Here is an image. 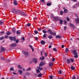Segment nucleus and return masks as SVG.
Masks as SVG:
<instances>
[{
	"mask_svg": "<svg viewBox=\"0 0 79 79\" xmlns=\"http://www.w3.org/2000/svg\"><path fill=\"white\" fill-rule=\"evenodd\" d=\"M10 71H14L15 70H14V69L12 68H10Z\"/></svg>",
	"mask_w": 79,
	"mask_h": 79,
	"instance_id": "4c0bfd02",
	"label": "nucleus"
},
{
	"mask_svg": "<svg viewBox=\"0 0 79 79\" xmlns=\"http://www.w3.org/2000/svg\"><path fill=\"white\" fill-rule=\"evenodd\" d=\"M27 26L28 27H29L30 26H31V24L29 23L27 24Z\"/></svg>",
	"mask_w": 79,
	"mask_h": 79,
	"instance_id": "3c124183",
	"label": "nucleus"
},
{
	"mask_svg": "<svg viewBox=\"0 0 79 79\" xmlns=\"http://www.w3.org/2000/svg\"><path fill=\"white\" fill-rule=\"evenodd\" d=\"M70 60H69V59H68L67 60V63L68 64H69V63H70Z\"/></svg>",
	"mask_w": 79,
	"mask_h": 79,
	"instance_id": "412c9836",
	"label": "nucleus"
},
{
	"mask_svg": "<svg viewBox=\"0 0 79 79\" xmlns=\"http://www.w3.org/2000/svg\"><path fill=\"white\" fill-rule=\"evenodd\" d=\"M30 73H27L26 74V75H27V76H29V75H30Z\"/></svg>",
	"mask_w": 79,
	"mask_h": 79,
	"instance_id": "de8ad7c7",
	"label": "nucleus"
},
{
	"mask_svg": "<svg viewBox=\"0 0 79 79\" xmlns=\"http://www.w3.org/2000/svg\"><path fill=\"white\" fill-rule=\"evenodd\" d=\"M50 78L51 79H53V77L52 76H51L50 77Z\"/></svg>",
	"mask_w": 79,
	"mask_h": 79,
	"instance_id": "5fc2aeb1",
	"label": "nucleus"
},
{
	"mask_svg": "<svg viewBox=\"0 0 79 79\" xmlns=\"http://www.w3.org/2000/svg\"><path fill=\"white\" fill-rule=\"evenodd\" d=\"M65 52L66 53H68L69 52V50L68 49V48H66L65 49Z\"/></svg>",
	"mask_w": 79,
	"mask_h": 79,
	"instance_id": "f3484780",
	"label": "nucleus"
},
{
	"mask_svg": "<svg viewBox=\"0 0 79 79\" xmlns=\"http://www.w3.org/2000/svg\"><path fill=\"white\" fill-rule=\"evenodd\" d=\"M56 38H61V36H60V35H56Z\"/></svg>",
	"mask_w": 79,
	"mask_h": 79,
	"instance_id": "c85d7f7f",
	"label": "nucleus"
},
{
	"mask_svg": "<svg viewBox=\"0 0 79 79\" xmlns=\"http://www.w3.org/2000/svg\"><path fill=\"white\" fill-rule=\"evenodd\" d=\"M70 26L71 27H74V25H73V24L72 23H70Z\"/></svg>",
	"mask_w": 79,
	"mask_h": 79,
	"instance_id": "473e14b6",
	"label": "nucleus"
},
{
	"mask_svg": "<svg viewBox=\"0 0 79 79\" xmlns=\"http://www.w3.org/2000/svg\"><path fill=\"white\" fill-rule=\"evenodd\" d=\"M42 57H40V60H44L45 57H44V56H42Z\"/></svg>",
	"mask_w": 79,
	"mask_h": 79,
	"instance_id": "f704fd0d",
	"label": "nucleus"
},
{
	"mask_svg": "<svg viewBox=\"0 0 79 79\" xmlns=\"http://www.w3.org/2000/svg\"><path fill=\"white\" fill-rule=\"evenodd\" d=\"M5 60L6 61L7 63H9L10 61V60H7L6 59H5Z\"/></svg>",
	"mask_w": 79,
	"mask_h": 79,
	"instance_id": "a878e982",
	"label": "nucleus"
},
{
	"mask_svg": "<svg viewBox=\"0 0 79 79\" xmlns=\"http://www.w3.org/2000/svg\"><path fill=\"white\" fill-rule=\"evenodd\" d=\"M53 50L54 51H55V52H56V51H57V50H56V49L55 48H53Z\"/></svg>",
	"mask_w": 79,
	"mask_h": 79,
	"instance_id": "a18cd8bd",
	"label": "nucleus"
},
{
	"mask_svg": "<svg viewBox=\"0 0 79 79\" xmlns=\"http://www.w3.org/2000/svg\"><path fill=\"white\" fill-rule=\"evenodd\" d=\"M20 15H22L23 16H26V14H25V13L24 12H22V11H20Z\"/></svg>",
	"mask_w": 79,
	"mask_h": 79,
	"instance_id": "1a4fd4ad",
	"label": "nucleus"
},
{
	"mask_svg": "<svg viewBox=\"0 0 79 79\" xmlns=\"http://www.w3.org/2000/svg\"><path fill=\"white\" fill-rule=\"evenodd\" d=\"M2 24H3V22L2 21H0V25H2Z\"/></svg>",
	"mask_w": 79,
	"mask_h": 79,
	"instance_id": "ea45409f",
	"label": "nucleus"
},
{
	"mask_svg": "<svg viewBox=\"0 0 79 79\" xmlns=\"http://www.w3.org/2000/svg\"><path fill=\"white\" fill-rule=\"evenodd\" d=\"M70 60L72 61V62H73L74 61V60L73 59H70Z\"/></svg>",
	"mask_w": 79,
	"mask_h": 79,
	"instance_id": "603ef678",
	"label": "nucleus"
},
{
	"mask_svg": "<svg viewBox=\"0 0 79 79\" xmlns=\"http://www.w3.org/2000/svg\"><path fill=\"white\" fill-rule=\"evenodd\" d=\"M43 33H44V34H46V33H47V31L45 30H43Z\"/></svg>",
	"mask_w": 79,
	"mask_h": 79,
	"instance_id": "72a5a7b5",
	"label": "nucleus"
},
{
	"mask_svg": "<svg viewBox=\"0 0 79 79\" xmlns=\"http://www.w3.org/2000/svg\"><path fill=\"white\" fill-rule=\"evenodd\" d=\"M38 77H42V73H40L38 75Z\"/></svg>",
	"mask_w": 79,
	"mask_h": 79,
	"instance_id": "7c9ffc66",
	"label": "nucleus"
},
{
	"mask_svg": "<svg viewBox=\"0 0 79 79\" xmlns=\"http://www.w3.org/2000/svg\"><path fill=\"white\" fill-rule=\"evenodd\" d=\"M9 38L10 40H13L14 42H16V37H15V36H14V37L9 36Z\"/></svg>",
	"mask_w": 79,
	"mask_h": 79,
	"instance_id": "f03ea898",
	"label": "nucleus"
},
{
	"mask_svg": "<svg viewBox=\"0 0 79 79\" xmlns=\"http://www.w3.org/2000/svg\"><path fill=\"white\" fill-rule=\"evenodd\" d=\"M3 39H4V37L3 36H2L0 38V40H3Z\"/></svg>",
	"mask_w": 79,
	"mask_h": 79,
	"instance_id": "cd10ccee",
	"label": "nucleus"
},
{
	"mask_svg": "<svg viewBox=\"0 0 79 79\" xmlns=\"http://www.w3.org/2000/svg\"><path fill=\"white\" fill-rule=\"evenodd\" d=\"M33 61H34L35 63H37V60L35 58H33Z\"/></svg>",
	"mask_w": 79,
	"mask_h": 79,
	"instance_id": "9d476101",
	"label": "nucleus"
},
{
	"mask_svg": "<svg viewBox=\"0 0 79 79\" xmlns=\"http://www.w3.org/2000/svg\"><path fill=\"white\" fill-rule=\"evenodd\" d=\"M1 60H5L3 57H1Z\"/></svg>",
	"mask_w": 79,
	"mask_h": 79,
	"instance_id": "8fccbe9b",
	"label": "nucleus"
},
{
	"mask_svg": "<svg viewBox=\"0 0 79 79\" xmlns=\"http://www.w3.org/2000/svg\"><path fill=\"white\" fill-rule=\"evenodd\" d=\"M41 44L42 45H44V44H45V41H42L41 42Z\"/></svg>",
	"mask_w": 79,
	"mask_h": 79,
	"instance_id": "6ab92c4d",
	"label": "nucleus"
},
{
	"mask_svg": "<svg viewBox=\"0 0 79 79\" xmlns=\"http://www.w3.org/2000/svg\"><path fill=\"white\" fill-rule=\"evenodd\" d=\"M18 68L20 69V65H18Z\"/></svg>",
	"mask_w": 79,
	"mask_h": 79,
	"instance_id": "774afa93",
	"label": "nucleus"
},
{
	"mask_svg": "<svg viewBox=\"0 0 79 79\" xmlns=\"http://www.w3.org/2000/svg\"><path fill=\"white\" fill-rule=\"evenodd\" d=\"M45 64V63L42 61H41L40 64L39 65V66H42L43 65H44Z\"/></svg>",
	"mask_w": 79,
	"mask_h": 79,
	"instance_id": "6e6552de",
	"label": "nucleus"
},
{
	"mask_svg": "<svg viewBox=\"0 0 79 79\" xmlns=\"http://www.w3.org/2000/svg\"><path fill=\"white\" fill-rule=\"evenodd\" d=\"M60 14L62 15H63V11H60Z\"/></svg>",
	"mask_w": 79,
	"mask_h": 79,
	"instance_id": "680f3d73",
	"label": "nucleus"
},
{
	"mask_svg": "<svg viewBox=\"0 0 79 79\" xmlns=\"http://www.w3.org/2000/svg\"><path fill=\"white\" fill-rule=\"evenodd\" d=\"M37 68H38V69H39V70H42V69H43V68H40L39 67H37Z\"/></svg>",
	"mask_w": 79,
	"mask_h": 79,
	"instance_id": "5701e85b",
	"label": "nucleus"
},
{
	"mask_svg": "<svg viewBox=\"0 0 79 79\" xmlns=\"http://www.w3.org/2000/svg\"><path fill=\"white\" fill-rule=\"evenodd\" d=\"M48 32H49L50 33V34H51V35H56V33H53L52 31H51V30H48Z\"/></svg>",
	"mask_w": 79,
	"mask_h": 79,
	"instance_id": "7ed1b4c3",
	"label": "nucleus"
},
{
	"mask_svg": "<svg viewBox=\"0 0 79 79\" xmlns=\"http://www.w3.org/2000/svg\"><path fill=\"white\" fill-rule=\"evenodd\" d=\"M1 50L2 52H5V48H3V47H2L1 48Z\"/></svg>",
	"mask_w": 79,
	"mask_h": 79,
	"instance_id": "0eeeda50",
	"label": "nucleus"
},
{
	"mask_svg": "<svg viewBox=\"0 0 79 79\" xmlns=\"http://www.w3.org/2000/svg\"><path fill=\"white\" fill-rule=\"evenodd\" d=\"M58 73L59 74H61V70H60L59 71Z\"/></svg>",
	"mask_w": 79,
	"mask_h": 79,
	"instance_id": "58836bf2",
	"label": "nucleus"
},
{
	"mask_svg": "<svg viewBox=\"0 0 79 79\" xmlns=\"http://www.w3.org/2000/svg\"><path fill=\"white\" fill-rule=\"evenodd\" d=\"M16 33L17 34H20V32H19V31H17Z\"/></svg>",
	"mask_w": 79,
	"mask_h": 79,
	"instance_id": "a19ab883",
	"label": "nucleus"
},
{
	"mask_svg": "<svg viewBox=\"0 0 79 79\" xmlns=\"http://www.w3.org/2000/svg\"><path fill=\"white\" fill-rule=\"evenodd\" d=\"M71 69L72 70H74V69H75V67L73 66H72L71 67Z\"/></svg>",
	"mask_w": 79,
	"mask_h": 79,
	"instance_id": "393cba45",
	"label": "nucleus"
},
{
	"mask_svg": "<svg viewBox=\"0 0 79 79\" xmlns=\"http://www.w3.org/2000/svg\"><path fill=\"white\" fill-rule=\"evenodd\" d=\"M13 74H14V75H17V74H18V73H15V72H13Z\"/></svg>",
	"mask_w": 79,
	"mask_h": 79,
	"instance_id": "09e8293b",
	"label": "nucleus"
},
{
	"mask_svg": "<svg viewBox=\"0 0 79 79\" xmlns=\"http://www.w3.org/2000/svg\"><path fill=\"white\" fill-rule=\"evenodd\" d=\"M12 12L13 13L17 14L18 13H19V10H16L15 9H12Z\"/></svg>",
	"mask_w": 79,
	"mask_h": 79,
	"instance_id": "f257e3e1",
	"label": "nucleus"
},
{
	"mask_svg": "<svg viewBox=\"0 0 79 79\" xmlns=\"http://www.w3.org/2000/svg\"><path fill=\"white\" fill-rule=\"evenodd\" d=\"M66 28H67V27H66V26H65L64 27V30H66Z\"/></svg>",
	"mask_w": 79,
	"mask_h": 79,
	"instance_id": "4d7b16f0",
	"label": "nucleus"
},
{
	"mask_svg": "<svg viewBox=\"0 0 79 79\" xmlns=\"http://www.w3.org/2000/svg\"><path fill=\"white\" fill-rule=\"evenodd\" d=\"M18 44H17V43H13L12 44H11L10 45V47H16V46H17V45Z\"/></svg>",
	"mask_w": 79,
	"mask_h": 79,
	"instance_id": "20e7f679",
	"label": "nucleus"
},
{
	"mask_svg": "<svg viewBox=\"0 0 79 79\" xmlns=\"http://www.w3.org/2000/svg\"><path fill=\"white\" fill-rule=\"evenodd\" d=\"M13 3L15 5H18V4H17V1H16V0H14V1Z\"/></svg>",
	"mask_w": 79,
	"mask_h": 79,
	"instance_id": "9b49d317",
	"label": "nucleus"
},
{
	"mask_svg": "<svg viewBox=\"0 0 79 79\" xmlns=\"http://www.w3.org/2000/svg\"><path fill=\"white\" fill-rule=\"evenodd\" d=\"M60 24H62L63 23V20L62 19H60Z\"/></svg>",
	"mask_w": 79,
	"mask_h": 79,
	"instance_id": "4be33fe9",
	"label": "nucleus"
},
{
	"mask_svg": "<svg viewBox=\"0 0 79 79\" xmlns=\"http://www.w3.org/2000/svg\"><path fill=\"white\" fill-rule=\"evenodd\" d=\"M55 58H52V60L53 62L55 61Z\"/></svg>",
	"mask_w": 79,
	"mask_h": 79,
	"instance_id": "864d4df0",
	"label": "nucleus"
},
{
	"mask_svg": "<svg viewBox=\"0 0 79 79\" xmlns=\"http://www.w3.org/2000/svg\"><path fill=\"white\" fill-rule=\"evenodd\" d=\"M34 32L35 34H38V31H35Z\"/></svg>",
	"mask_w": 79,
	"mask_h": 79,
	"instance_id": "c9c22d12",
	"label": "nucleus"
},
{
	"mask_svg": "<svg viewBox=\"0 0 79 79\" xmlns=\"http://www.w3.org/2000/svg\"><path fill=\"white\" fill-rule=\"evenodd\" d=\"M53 18L54 20L56 21H57L59 19V18L57 17H53Z\"/></svg>",
	"mask_w": 79,
	"mask_h": 79,
	"instance_id": "423d86ee",
	"label": "nucleus"
},
{
	"mask_svg": "<svg viewBox=\"0 0 79 79\" xmlns=\"http://www.w3.org/2000/svg\"><path fill=\"white\" fill-rule=\"evenodd\" d=\"M20 69H21V70H22V71H25V69L21 66L20 67Z\"/></svg>",
	"mask_w": 79,
	"mask_h": 79,
	"instance_id": "aec40b11",
	"label": "nucleus"
},
{
	"mask_svg": "<svg viewBox=\"0 0 79 79\" xmlns=\"http://www.w3.org/2000/svg\"><path fill=\"white\" fill-rule=\"evenodd\" d=\"M64 13H68V10L66 9L64 10Z\"/></svg>",
	"mask_w": 79,
	"mask_h": 79,
	"instance_id": "b1692460",
	"label": "nucleus"
},
{
	"mask_svg": "<svg viewBox=\"0 0 79 79\" xmlns=\"http://www.w3.org/2000/svg\"><path fill=\"white\" fill-rule=\"evenodd\" d=\"M23 73V71L20 70V74H21Z\"/></svg>",
	"mask_w": 79,
	"mask_h": 79,
	"instance_id": "052dcab7",
	"label": "nucleus"
},
{
	"mask_svg": "<svg viewBox=\"0 0 79 79\" xmlns=\"http://www.w3.org/2000/svg\"><path fill=\"white\" fill-rule=\"evenodd\" d=\"M16 43L17 44V43H18L19 42V40L18 39L16 41Z\"/></svg>",
	"mask_w": 79,
	"mask_h": 79,
	"instance_id": "e433bc0d",
	"label": "nucleus"
},
{
	"mask_svg": "<svg viewBox=\"0 0 79 79\" xmlns=\"http://www.w3.org/2000/svg\"><path fill=\"white\" fill-rule=\"evenodd\" d=\"M53 65V63H51L49 64V66L51 67H52V66Z\"/></svg>",
	"mask_w": 79,
	"mask_h": 79,
	"instance_id": "dca6fc26",
	"label": "nucleus"
},
{
	"mask_svg": "<svg viewBox=\"0 0 79 79\" xmlns=\"http://www.w3.org/2000/svg\"><path fill=\"white\" fill-rule=\"evenodd\" d=\"M36 72H37V73H40V71H39V70L37 69Z\"/></svg>",
	"mask_w": 79,
	"mask_h": 79,
	"instance_id": "79ce46f5",
	"label": "nucleus"
},
{
	"mask_svg": "<svg viewBox=\"0 0 79 79\" xmlns=\"http://www.w3.org/2000/svg\"><path fill=\"white\" fill-rule=\"evenodd\" d=\"M38 30L39 31H40L41 30V28H39L38 29Z\"/></svg>",
	"mask_w": 79,
	"mask_h": 79,
	"instance_id": "e2e57ef3",
	"label": "nucleus"
},
{
	"mask_svg": "<svg viewBox=\"0 0 79 79\" xmlns=\"http://www.w3.org/2000/svg\"><path fill=\"white\" fill-rule=\"evenodd\" d=\"M75 58H77L78 57V56L77 55H75V56H74Z\"/></svg>",
	"mask_w": 79,
	"mask_h": 79,
	"instance_id": "49530a36",
	"label": "nucleus"
},
{
	"mask_svg": "<svg viewBox=\"0 0 79 79\" xmlns=\"http://www.w3.org/2000/svg\"><path fill=\"white\" fill-rule=\"evenodd\" d=\"M64 24H66V23H67V22L66 21H64Z\"/></svg>",
	"mask_w": 79,
	"mask_h": 79,
	"instance_id": "0e129e2a",
	"label": "nucleus"
},
{
	"mask_svg": "<svg viewBox=\"0 0 79 79\" xmlns=\"http://www.w3.org/2000/svg\"><path fill=\"white\" fill-rule=\"evenodd\" d=\"M5 39H7L8 37V36L7 35H5Z\"/></svg>",
	"mask_w": 79,
	"mask_h": 79,
	"instance_id": "6e6d98bb",
	"label": "nucleus"
},
{
	"mask_svg": "<svg viewBox=\"0 0 79 79\" xmlns=\"http://www.w3.org/2000/svg\"><path fill=\"white\" fill-rule=\"evenodd\" d=\"M51 5H52V2H48V3L47 4V6H51Z\"/></svg>",
	"mask_w": 79,
	"mask_h": 79,
	"instance_id": "4468645a",
	"label": "nucleus"
},
{
	"mask_svg": "<svg viewBox=\"0 0 79 79\" xmlns=\"http://www.w3.org/2000/svg\"><path fill=\"white\" fill-rule=\"evenodd\" d=\"M31 68H29L28 69H26V70L27 71H30V70H31Z\"/></svg>",
	"mask_w": 79,
	"mask_h": 79,
	"instance_id": "37998d69",
	"label": "nucleus"
},
{
	"mask_svg": "<svg viewBox=\"0 0 79 79\" xmlns=\"http://www.w3.org/2000/svg\"><path fill=\"white\" fill-rule=\"evenodd\" d=\"M48 37L50 39H53V36L50 35H49V36H48Z\"/></svg>",
	"mask_w": 79,
	"mask_h": 79,
	"instance_id": "a211bd4d",
	"label": "nucleus"
},
{
	"mask_svg": "<svg viewBox=\"0 0 79 79\" xmlns=\"http://www.w3.org/2000/svg\"><path fill=\"white\" fill-rule=\"evenodd\" d=\"M6 5H7V4L6 3H4V6H6Z\"/></svg>",
	"mask_w": 79,
	"mask_h": 79,
	"instance_id": "338daca9",
	"label": "nucleus"
},
{
	"mask_svg": "<svg viewBox=\"0 0 79 79\" xmlns=\"http://www.w3.org/2000/svg\"><path fill=\"white\" fill-rule=\"evenodd\" d=\"M73 52L74 53V55H77V53L76 52V50H74L73 51Z\"/></svg>",
	"mask_w": 79,
	"mask_h": 79,
	"instance_id": "2eb2a0df",
	"label": "nucleus"
},
{
	"mask_svg": "<svg viewBox=\"0 0 79 79\" xmlns=\"http://www.w3.org/2000/svg\"><path fill=\"white\" fill-rule=\"evenodd\" d=\"M20 40H22V41H21V42H24V40H25V39L24 38V37H23Z\"/></svg>",
	"mask_w": 79,
	"mask_h": 79,
	"instance_id": "ddd939ff",
	"label": "nucleus"
},
{
	"mask_svg": "<svg viewBox=\"0 0 79 79\" xmlns=\"http://www.w3.org/2000/svg\"><path fill=\"white\" fill-rule=\"evenodd\" d=\"M35 40H38V38H37V37H35Z\"/></svg>",
	"mask_w": 79,
	"mask_h": 79,
	"instance_id": "bf43d9fd",
	"label": "nucleus"
},
{
	"mask_svg": "<svg viewBox=\"0 0 79 79\" xmlns=\"http://www.w3.org/2000/svg\"><path fill=\"white\" fill-rule=\"evenodd\" d=\"M0 33H1V34H3L4 33V31H1Z\"/></svg>",
	"mask_w": 79,
	"mask_h": 79,
	"instance_id": "69168bd1",
	"label": "nucleus"
},
{
	"mask_svg": "<svg viewBox=\"0 0 79 79\" xmlns=\"http://www.w3.org/2000/svg\"><path fill=\"white\" fill-rule=\"evenodd\" d=\"M15 29L14 28H13L12 29V31L13 32H15Z\"/></svg>",
	"mask_w": 79,
	"mask_h": 79,
	"instance_id": "c756f323",
	"label": "nucleus"
},
{
	"mask_svg": "<svg viewBox=\"0 0 79 79\" xmlns=\"http://www.w3.org/2000/svg\"><path fill=\"white\" fill-rule=\"evenodd\" d=\"M23 54H24L26 56H27V57L28 56V53L24 51H23Z\"/></svg>",
	"mask_w": 79,
	"mask_h": 79,
	"instance_id": "39448f33",
	"label": "nucleus"
},
{
	"mask_svg": "<svg viewBox=\"0 0 79 79\" xmlns=\"http://www.w3.org/2000/svg\"><path fill=\"white\" fill-rule=\"evenodd\" d=\"M75 21L76 23H79V19L77 18L75 19Z\"/></svg>",
	"mask_w": 79,
	"mask_h": 79,
	"instance_id": "f8f14e48",
	"label": "nucleus"
},
{
	"mask_svg": "<svg viewBox=\"0 0 79 79\" xmlns=\"http://www.w3.org/2000/svg\"><path fill=\"white\" fill-rule=\"evenodd\" d=\"M67 20L68 21H69V19L68 18H67Z\"/></svg>",
	"mask_w": 79,
	"mask_h": 79,
	"instance_id": "13d9d810",
	"label": "nucleus"
},
{
	"mask_svg": "<svg viewBox=\"0 0 79 79\" xmlns=\"http://www.w3.org/2000/svg\"><path fill=\"white\" fill-rule=\"evenodd\" d=\"M46 36H47L46 34H44L43 35V37L45 38L46 37Z\"/></svg>",
	"mask_w": 79,
	"mask_h": 79,
	"instance_id": "c03bdc74",
	"label": "nucleus"
},
{
	"mask_svg": "<svg viewBox=\"0 0 79 79\" xmlns=\"http://www.w3.org/2000/svg\"><path fill=\"white\" fill-rule=\"evenodd\" d=\"M44 55L46 56H48V54H47V52L44 53Z\"/></svg>",
	"mask_w": 79,
	"mask_h": 79,
	"instance_id": "2f4dec72",
	"label": "nucleus"
},
{
	"mask_svg": "<svg viewBox=\"0 0 79 79\" xmlns=\"http://www.w3.org/2000/svg\"><path fill=\"white\" fill-rule=\"evenodd\" d=\"M6 34H7L8 35H9L11 34V33L10 32H7L6 33Z\"/></svg>",
	"mask_w": 79,
	"mask_h": 79,
	"instance_id": "bb28decb",
	"label": "nucleus"
}]
</instances>
